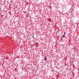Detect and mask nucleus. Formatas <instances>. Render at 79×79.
Returning <instances> with one entry per match:
<instances>
[{
  "label": "nucleus",
  "instance_id": "nucleus-1",
  "mask_svg": "<svg viewBox=\"0 0 79 79\" xmlns=\"http://www.w3.org/2000/svg\"><path fill=\"white\" fill-rule=\"evenodd\" d=\"M63 37H64V36H65V35H63Z\"/></svg>",
  "mask_w": 79,
  "mask_h": 79
},
{
  "label": "nucleus",
  "instance_id": "nucleus-2",
  "mask_svg": "<svg viewBox=\"0 0 79 79\" xmlns=\"http://www.w3.org/2000/svg\"><path fill=\"white\" fill-rule=\"evenodd\" d=\"M45 60H47V58H46V57H44V58Z\"/></svg>",
  "mask_w": 79,
  "mask_h": 79
},
{
  "label": "nucleus",
  "instance_id": "nucleus-3",
  "mask_svg": "<svg viewBox=\"0 0 79 79\" xmlns=\"http://www.w3.org/2000/svg\"><path fill=\"white\" fill-rule=\"evenodd\" d=\"M65 34H66V32H65V31L64 32V35H65Z\"/></svg>",
  "mask_w": 79,
  "mask_h": 79
},
{
  "label": "nucleus",
  "instance_id": "nucleus-4",
  "mask_svg": "<svg viewBox=\"0 0 79 79\" xmlns=\"http://www.w3.org/2000/svg\"><path fill=\"white\" fill-rule=\"evenodd\" d=\"M63 37H62V38H63Z\"/></svg>",
  "mask_w": 79,
  "mask_h": 79
}]
</instances>
